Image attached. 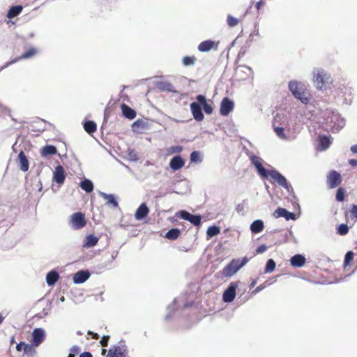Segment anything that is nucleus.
Returning a JSON list of instances; mask_svg holds the SVG:
<instances>
[{
	"label": "nucleus",
	"mask_w": 357,
	"mask_h": 357,
	"mask_svg": "<svg viewBox=\"0 0 357 357\" xmlns=\"http://www.w3.org/2000/svg\"><path fill=\"white\" fill-rule=\"evenodd\" d=\"M313 82L318 90L326 91L333 83V79L331 74L326 70L320 68H314L312 71Z\"/></svg>",
	"instance_id": "f03ea898"
},
{
	"label": "nucleus",
	"mask_w": 357,
	"mask_h": 357,
	"mask_svg": "<svg viewBox=\"0 0 357 357\" xmlns=\"http://www.w3.org/2000/svg\"><path fill=\"white\" fill-rule=\"evenodd\" d=\"M264 228V222L261 220H256L253 221L250 227V231L253 234H258L263 231Z\"/></svg>",
	"instance_id": "cd10ccee"
},
{
	"label": "nucleus",
	"mask_w": 357,
	"mask_h": 357,
	"mask_svg": "<svg viewBox=\"0 0 357 357\" xmlns=\"http://www.w3.org/2000/svg\"><path fill=\"white\" fill-rule=\"evenodd\" d=\"M331 141L329 136L322 135L319 136V149L326 151L331 145Z\"/></svg>",
	"instance_id": "393cba45"
},
{
	"label": "nucleus",
	"mask_w": 357,
	"mask_h": 357,
	"mask_svg": "<svg viewBox=\"0 0 357 357\" xmlns=\"http://www.w3.org/2000/svg\"><path fill=\"white\" fill-rule=\"evenodd\" d=\"M190 160L192 163H201L203 160L201 153L199 151H194L190 155Z\"/></svg>",
	"instance_id": "c9c22d12"
},
{
	"label": "nucleus",
	"mask_w": 357,
	"mask_h": 357,
	"mask_svg": "<svg viewBox=\"0 0 357 357\" xmlns=\"http://www.w3.org/2000/svg\"><path fill=\"white\" fill-rule=\"evenodd\" d=\"M88 333L91 335V337L94 340H98L99 338V335L96 333L89 331Z\"/></svg>",
	"instance_id": "13d9d810"
},
{
	"label": "nucleus",
	"mask_w": 357,
	"mask_h": 357,
	"mask_svg": "<svg viewBox=\"0 0 357 357\" xmlns=\"http://www.w3.org/2000/svg\"><path fill=\"white\" fill-rule=\"evenodd\" d=\"M327 129L333 132L340 130L345 126V121L335 110H326L324 114Z\"/></svg>",
	"instance_id": "7ed1b4c3"
},
{
	"label": "nucleus",
	"mask_w": 357,
	"mask_h": 357,
	"mask_svg": "<svg viewBox=\"0 0 357 357\" xmlns=\"http://www.w3.org/2000/svg\"><path fill=\"white\" fill-rule=\"evenodd\" d=\"M86 224L85 215L82 212L74 213L70 216V227L75 230L82 229Z\"/></svg>",
	"instance_id": "423d86ee"
},
{
	"label": "nucleus",
	"mask_w": 357,
	"mask_h": 357,
	"mask_svg": "<svg viewBox=\"0 0 357 357\" xmlns=\"http://www.w3.org/2000/svg\"><path fill=\"white\" fill-rule=\"evenodd\" d=\"M177 215L180 218L187 220V221H189L192 213H189L187 211L181 210L178 212Z\"/></svg>",
	"instance_id": "49530a36"
},
{
	"label": "nucleus",
	"mask_w": 357,
	"mask_h": 357,
	"mask_svg": "<svg viewBox=\"0 0 357 357\" xmlns=\"http://www.w3.org/2000/svg\"><path fill=\"white\" fill-rule=\"evenodd\" d=\"M263 1L262 0H259L257 2H256L255 3V8L257 9V10H259L261 7V6L263 5Z\"/></svg>",
	"instance_id": "680f3d73"
},
{
	"label": "nucleus",
	"mask_w": 357,
	"mask_h": 357,
	"mask_svg": "<svg viewBox=\"0 0 357 357\" xmlns=\"http://www.w3.org/2000/svg\"><path fill=\"white\" fill-rule=\"evenodd\" d=\"M351 151L354 153H357V144H355V145L351 146Z\"/></svg>",
	"instance_id": "0e129e2a"
},
{
	"label": "nucleus",
	"mask_w": 357,
	"mask_h": 357,
	"mask_svg": "<svg viewBox=\"0 0 357 357\" xmlns=\"http://www.w3.org/2000/svg\"><path fill=\"white\" fill-rule=\"evenodd\" d=\"M41 155L44 158L56 155L57 153V149L56 146L53 145H46L41 149Z\"/></svg>",
	"instance_id": "c85d7f7f"
},
{
	"label": "nucleus",
	"mask_w": 357,
	"mask_h": 357,
	"mask_svg": "<svg viewBox=\"0 0 357 357\" xmlns=\"http://www.w3.org/2000/svg\"><path fill=\"white\" fill-rule=\"evenodd\" d=\"M81 188L84 190L86 193H90L93 190V182L88 179V178H84L79 184Z\"/></svg>",
	"instance_id": "2f4dec72"
},
{
	"label": "nucleus",
	"mask_w": 357,
	"mask_h": 357,
	"mask_svg": "<svg viewBox=\"0 0 357 357\" xmlns=\"http://www.w3.org/2000/svg\"><path fill=\"white\" fill-rule=\"evenodd\" d=\"M122 114L123 116L128 119L132 120L136 117L137 113L135 109L126 104H122L121 106Z\"/></svg>",
	"instance_id": "b1692460"
},
{
	"label": "nucleus",
	"mask_w": 357,
	"mask_h": 357,
	"mask_svg": "<svg viewBox=\"0 0 357 357\" xmlns=\"http://www.w3.org/2000/svg\"><path fill=\"white\" fill-rule=\"evenodd\" d=\"M335 199L337 202H342L345 199V190L342 188H339L337 190Z\"/></svg>",
	"instance_id": "ea45409f"
},
{
	"label": "nucleus",
	"mask_w": 357,
	"mask_h": 357,
	"mask_svg": "<svg viewBox=\"0 0 357 357\" xmlns=\"http://www.w3.org/2000/svg\"><path fill=\"white\" fill-rule=\"evenodd\" d=\"M288 87L296 99L300 100L304 105H307L310 102V93L305 84L291 80L289 82Z\"/></svg>",
	"instance_id": "20e7f679"
},
{
	"label": "nucleus",
	"mask_w": 357,
	"mask_h": 357,
	"mask_svg": "<svg viewBox=\"0 0 357 357\" xmlns=\"http://www.w3.org/2000/svg\"><path fill=\"white\" fill-rule=\"evenodd\" d=\"M145 124L146 123L143 120L137 119L132 123V128L134 131H136L139 128H144Z\"/></svg>",
	"instance_id": "c03bdc74"
},
{
	"label": "nucleus",
	"mask_w": 357,
	"mask_h": 357,
	"mask_svg": "<svg viewBox=\"0 0 357 357\" xmlns=\"http://www.w3.org/2000/svg\"><path fill=\"white\" fill-rule=\"evenodd\" d=\"M157 88L161 91H167L176 93L177 91L174 89L173 85L167 81H161L156 83Z\"/></svg>",
	"instance_id": "5701e85b"
},
{
	"label": "nucleus",
	"mask_w": 357,
	"mask_h": 357,
	"mask_svg": "<svg viewBox=\"0 0 357 357\" xmlns=\"http://www.w3.org/2000/svg\"><path fill=\"white\" fill-rule=\"evenodd\" d=\"M33 347H35V346L33 345V344H29L25 343L24 349H23L24 354H26V355L33 354L35 352V349H34Z\"/></svg>",
	"instance_id": "09e8293b"
},
{
	"label": "nucleus",
	"mask_w": 357,
	"mask_h": 357,
	"mask_svg": "<svg viewBox=\"0 0 357 357\" xmlns=\"http://www.w3.org/2000/svg\"><path fill=\"white\" fill-rule=\"evenodd\" d=\"M237 287L238 284L236 282H232L229 284L222 294V301L225 303H229L234 300Z\"/></svg>",
	"instance_id": "0eeeda50"
},
{
	"label": "nucleus",
	"mask_w": 357,
	"mask_h": 357,
	"mask_svg": "<svg viewBox=\"0 0 357 357\" xmlns=\"http://www.w3.org/2000/svg\"><path fill=\"white\" fill-rule=\"evenodd\" d=\"M45 338V331L42 328H36L31 333V343L35 347L40 345Z\"/></svg>",
	"instance_id": "1a4fd4ad"
},
{
	"label": "nucleus",
	"mask_w": 357,
	"mask_h": 357,
	"mask_svg": "<svg viewBox=\"0 0 357 357\" xmlns=\"http://www.w3.org/2000/svg\"><path fill=\"white\" fill-rule=\"evenodd\" d=\"M90 275V272L88 270H80L73 275V282L82 284L89 278Z\"/></svg>",
	"instance_id": "f3484780"
},
{
	"label": "nucleus",
	"mask_w": 357,
	"mask_h": 357,
	"mask_svg": "<svg viewBox=\"0 0 357 357\" xmlns=\"http://www.w3.org/2000/svg\"><path fill=\"white\" fill-rule=\"evenodd\" d=\"M268 285L267 282H265L264 283L260 284L259 286H258L254 291H253V293H258L259 291H261V290H263L265 287H266Z\"/></svg>",
	"instance_id": "6e6d98bb"
},
{
	"label": "nucleus",
	"mask_w": 357,
	"mask_h": 357,
	"mask_svg": "<svg viewBox=\"0 0 357 357\" xmlns=\"http://www.w3.org/2000/svg\"><path fill=\"white\" fill-rule=\"evenodd\" d=\"M190 109L195 121L200 122L204 120V115L202 112V107L199 101L196 100V101L191 102L190 105Z\"/></svg>",
	"instance_id": "6e6552de"
},
{
	"label": "nucleus",
	"mask_w": 357,
	"mask_h": 357,
	"mask_svg": "<svg viewBox=\"0 0 357 357\" xmlns=\"http://www.w3.org/2000/svg\"><path fill=\"white\" fill-rule=\"evenodd\" d=\"M109 339V335H104V336L102 337L100 342V344H102V347H107V346Z\"/></svg>",
	"instance_id": "5fc2aeb1"
},
{
	"label": "nucleus",
	"mask_w": 357,
	"mask_h": 357,
	"mask_svg": "<svg viewBox=\"0 0 357 357\" xmlns=\"http://www.w3.org/2000/svg\"><path fill=\"white\" fill-rule=\"evenodd\" d=\"M227 22L229 26L234 27L238 24L239 20L237 18L233 17L232 15H228Z\"/></svg>",
	"instance_id": "37998d69"
},
{
	"label": "nucleus",
	"mask_w": 357,
	"mask_h": 357,
	"mask_svg": "<svg viewBox=\"0 0 357 357\" xmlns=\"http://www.w3.org/2000/svg\"><path fill=\"white\" fill-rule=\"evenodd\" d=\"M176 298H174L172 302V307L171 305H168L167 308V310L169 312L173 310L172 309L174 308V306L176 305ZM170 317H171L170 312H168V314L165 316V319L167 321L170 319Z\"/></svg>",
	"instance_id": "3c124183"
},
{
	"label": "nucleus",
	"mask_w": 357,
	"mask_h": 357,
	"mask_svg": "<svg viewBox=\"0 0 357 357\" xmlns=\"http://www.w3.org/2000/svg\"><path fill=\"white\" fill-rule=\"evenodd\" d=\"M59 279V275L57 271L52 270L46 275V282L48 286H53Z\"/></svg>",
	"instance_id": "a878e982"
},
{
	"label": "nucleus",
	"mask_w": 357,
	"mask_h": 357,
	"mask_svg": "<svg viewBox=\"0 0 357 357\" xmlns=\"http://www.w3.org/2000/svg\"><path fill=\"white\" fill-rule=\"evenodd\" d=\"M185 165V160L180 155H174L169 161V167L173 171H178Z\"/></svg>",
	"instance_id": "a211bd4d"
},
{
	"label": "nucleus",
	"mask_w": 357,
	"mask_h": 357,
	"mask_svg": "<svg viewBox=\"0 0 357 357\" xmlns=\"http://www.w3.org/2000/svg\"><path fill=\"white\" fill-rule=\"evenodd\" d=\"M349 164L352 167H357V160L356 159H349Z\"/></svg>",
	"instance_id": "052dcab7"
},
{
	"label": "nucleus",
	"mask_w": 357,
	"mask_h": 357,
	"mask_svg": "<svg viewBox=\"0 0 357 357\" xmlns=\"http://www.w3.org/2000/svg\"><path fill=\"white\" fill-rule=\"evenodd\" d=\"M126 345H114L109 348L105 357H126Z\"/></svg>",
	"instance_id": "9d476101"
},
{
	"label": "nucleus",
	"mask_w": 357,
	"mask_h": 357,
	"mask_svg": "<svg viewBox=\"0 0 357 357\" xmlns=\"http://www.w3.org/2000/svg\"><path fill=\"white\" fill-rule=\"evenodd\" d=\"M188 222L195 226H199L202 223V216L199 214H192Z\"/></svg>",
	"instance_id": "4c0bfd02"
},
{
	"label": "nucleus",
	"mask_w": 357,
	"mask_h": 357,
	"mask_svg": "<svg viewBox=\"0 0 357 357\" xmlns=\"http://www.w3.org/2000/svg\"><path fill=\"white\" fill-rule=\"evenodd\" d=\"M79 357H93V356L89 351H84Z\"/></svg>",
	"instance_id": "bf43d9fd"
},
{
	"label": "nucleus",
	"mask_w": 357,
	"mask_h": 357,
	"mask_svg": "<svg viewBox=\"0 0 357 357\" xmlns=\"http://www.w3.org/2000/svg\"><path fill=\"white\" fill-rule=\"evenodd\" d=\"M149 213V209L145 203H142L136 210L135 218L137 220H142L145 218Z\"/></svg>",
	"instance_id": "4be33fe9"
},
{
	"label": "nucleus",
	"mask_w": 357,
	"mask_h": 357,
	"mask_svg": "<svg viewBox=\"0 0 357 357\" xmlns=\"http://www.w3.org/2000/svg\"><path fill=\"white\" fill-rule=\"evenodd\" d=\"M59 301L61 302H64L65 301V297L64 296H61L60 298H59Z\"/></svg>",
	"instance_id": "774afa93"
},
{
	"label": "nucleus",
	"mask_w": 357,
	"mask_h": 357,
	"mask_svg": "<svg viewBox=\"0 0 357 357\" xmlns=\"http://www.w3.org/2000/svg\"><path fill=\"white\" fill-rule=\"evenodd\" d=\"M98 238L93 234H89L86 236L84 247L85 248H93L98 244Z\"/></svg>",
	"instance_id": "c756f323"
},
{
	"label": "nucleus",
	"mask_w": 357,
	"mask_h": 357,
	"mask_svg": "<svg viewBox=\"0 0 357 357\" xmlns=\"http://www.w3.org/2000/svg\"><path fill=\"white\" fill-rule=\"evenodd\" d=\"M24 344H25V342H19L16 345V350L17 351H21L22 349H24Z\"/></svg>",
	"instance_id": "4d7b16f0"
},
{
	"label": "nucleus",
	"mask_w": 357,
	"mask_h": 357,
	"mask_svg": "<svg viewBox=\"0 0 357 357\" xmlns=\"http://www.w3.org/2000/svg\"><path fill=\"white\" fill-rule=\"evenodd\" d=\"M354 252L352 251H348L345 254L344 259V266L346 267L349 266L351 261L354 259Z\"/></svg>",
	"instance_id": "79ce46f5"
},
{
	"label": "nucleus",
	"mask_w": 357,
	"mask_h": 357,
	"mask_svg": "<svg viewBox=\"0 0 357 357\" xmlns=\"http://www.w3.org/2000/svg\"><path fill=\"white\" fill-rule=\"evenodd\" d=\"M83 127L84 130L89 134H92L97 130L96 123L93 121H85L83 123Z\"/></svg>",
	"instance_id": "473e14b6"
},
{
	"label": "nucleus",
	"mask_w": 357,
	"mask_h": 357,
	"mask_svg": "<svg viewBox=\"0 0 357 357\" xmlns=\"http://www.w3.org/2000/svg\"><path fill=\"white\" fill-rule=\"evenodd\" d=\"M99 195L106 200V204L113 208H117L119 206V202L116 197L113 194H107L103 192H99Z\"/></svg>",
	"instance_id": "aec40b11"
},
{
	"label": "nucleus",
	"mask_w": 357,
	"mask_h": 357,
	"mask_svg": "<svg viewBox=\"0 0 357 357\" xmlns=\"http://www.w3.org/2000/svg\"><path fill=\"white\" fill-rule=\"evenodd\" d=\"M183 151V146L180 145L173 146L168 149L169 154L180 153Z\"/></svg>",
	"instance_id": "de8ad7c7"
},
{
	"label": "nucleus",
	"mask_w": 357,
	"mask_h": 357,
	"mask_svg": "<svg viewBox=\"0 0 357 357\" xmlns=\"http://www.w3.org/2000/svg\"><path fill=\"white\" fill-rule=\"evenodd\" d=\"M349 227L347 224L342 223L338 225L337 228V233L339 235L344 236L346 235L349 232Z\"/></svg>",
	"instance_id": "58836bf2"
},
{
	"label": "nucleus",
	"mask_w": 357,
	"mask_h": 357,
	"mask_svg": "<svg viewBox=\"0 0 357 357\" xmlns=\"http://www.w3.org/2000/svg\"><path fill=\"white\" fill-rule=\"evenodd\" d=\"M215 45V41L212 40H206L200 43L198 45V50L201 52H207L213 49Z\"/></svg>",
	"instance_id": "bb28decb"
},
{
	"label": "nucleus",
	"mask_w": 357,
	"mask_h": 357,
	"mask_svg": "<svg viewBox=\"0 0 357 357\" xmlns=\"http://www.w3.org/2000/svg\"><path fill=\"white\" fill-rule=\"evenodd\" d=\"M248 261V259L247 257H243L242 259H232L222 271V275L227 278L233 276L238 271L244 266Z\"/></svg>",
	"instance_id": "39448f33"
},
{
	"label": "nucleus",
	"mask_w": 357,
	"mask_h": 357,
	"mask_svg": "<svg viewBox=\"0 0 357 357\" xmlns=\"http://www.w3.org/2000/svg\"><path fill=\"white\" fill-rule=\"evenodd\" d=\"M17 163L18 164L20 169L22 172H26L29 170V162L28 158L26 157L23 151H21L19 153L17 158Z\"/></svg>",
	"instance_id": "dca6fc26"
},
{
	"label": "nucleus",
	"mask_w": 357,
	"mask_h": 357,
	"mask_svg": "<svg viewBox=\"0 0 357 357\" xmlns=\"http://www.w3.org/2000/svg\"><path fill=\"white\" fill-rule=\"evenodd\" d=\"M273 216L275 218H284L286 220H296V215L293 213L287 211L284 208L278 207L275 210L273 213Z\"/></svg>",
	"instance_id": "f8f14e48"
},
{
	"label": "nucleus",
	"mask_w": 357,
	"mask_h": 357,
	"mask_svg": "<svg viewBox=\"0 0 357 357\" xmlns=\"http://www.w3.org/2000/svg\"><path fill=\"white\" fill-rule=\"evenodd\" d=\"M196 100L200 102L202 111L204 110L206 114H211L213 113V108L211 105L208 103L205 96L199 94L196 96Z\"/></svg>",
	"instance_id": "6ab92c4d"
},
{
	"label": "nucleus",
	"mask_w": 357,
	"mask_h": 357,
	"mask_svg": "<svg viewBox=\"0 0 357 357\" xmlns=\"http://www.w3.org/2000/svg\"><path fill=\"white\" fill-rule=\"evenodd\" d=\"M36 54V50L34 47L30 48L29 50L24 52L20 57L14 59L7 63H6L1 68L0 71L8 68L11 64L15 63L20 59H26L33 56Z\"/></svg>",
	"instance_id": "4468645a"
},
{
	"label": "nucleus",
	"mask_w": 357,
	"mask_h": 357,
	"mask_svg": "<svg viewBox=\"0 0 357 357\" xmlns=\"http://www.w3.org/2000/svg\"><path fill=\"white\" fill-rule=\"evenodd\" d=\"M234 103L228 97H225L220 103V113L223 116H227L234 109Z\"/></svg>",
	"instance_id": "9b49d317"
},
{
	"label": "nucleus",
	"mask_w": 357,
	"mask_h": 357,
	"mask_svg": "<svg viewBox=\"0 0 357 357\" xmlns=\"http://www.w3.org/2000/svg\"><path fill=\"white\" fill-rule=\"evenodd\" d=\"M196 59L194 56H184L182 60V63L184 66H192L195 64Z\"/></svg>",
	"instance_id": "a18cd8bd"
},
{
	"label": "nucleus",
	"mask_w": 357,
	"mask_h": 357,
	"mask_svg": "<svg viewBox=\"0 0 357 357\" xmlns=\"http://www.w3.org/2000/svg\"><path fill=\"white\" fill-rule=\"evenodd\" d=\"M181 234V231L178 228L170 229L165 235V238L169 240L177 239Z\"/></svg>",
	"instance_id": "72a5a7b5"
},
{
	"label": "nucleus",
	"mask_w": 357,
	"mask_h": 357,
	"mask_svg": "<svg viewBox=\"0 0 357 357\" xmlns=\"http://www.w3.org/2000/svg\"><path fill=\"white\" fill-rule=\"evenodd\" d=\"M66 174L65 173L63 167L59 165L55 167L53 174V180L59 185L64 183Z\"/></svg>",
	"instance_id": "2eb2a0df"
},
{
	"label": "nucleus",
	"mask_w": 357,
	"mask_h": 357,
	"mask_svg": "<svg viewBox=\"0 0 357 357\" xmlns=\"http://www.w3.org/2000/svg\"><path fill=\"white\" fill-rule=\"evenodd\" d=\"M350 213L352 218L357 220V205L352 204L351 208L350 209Z\"/></svg>",
	"instance_id": "603ef678"
},
{
	"label": "nucleus",
	"mask_w": 357,
	"mask_h": 357,
	"mask_svg": "<svg viewBox=\"0 0 357 357\" xmlns=\"http://www.w3.org/2000/svg\"><path fill=\"white\" fill-rule=\"evenodd\" d=\"M23 9L22 6L16 5L12 6L8 11L7 17L12 19L18 16Z\"/></svg>",
	"instance_id": "7c9ffc66"
},
{
	"label": "nucleus",
	"mask_w": 357,
	"mask_h": 357,
	"mask_svg": "<svg viewBox=\"0 0 357 357\" xmlns=\"http://www.w3.org/2000/svg\"><path fill=\"white\" fill-rule=\"evenodd\" d=\"M220 233V228L216 225L210 226L207 231L206 235L208 238H211L213 236L218 235Z\"/></svg>",
	"instance_id": "f704fd0d"
},
{
	"label": "nucleus",
	"mask_w": 357,
	"mask_h": 357,
	"mask_svg": "<svg viewBox=\"0 0 357 357\" xmlns=\"http://www.w3.org/2000/svg\"><path fill=\"white\" fill-rule=\"evenodd\" d=\"M342 182V177L339 172L335 170L330 172L327 176V183L330 188H335Z\"/></svg>",
	"instance_id": "ddd939ff"
},
{
	"label": "nucleus",
	"mask_w": 357,
	"mask_h": 357,
	"mask_svg": "<svg viewBox=\"0 0 357 357\" xmlns=\"http://www.w3.org/2000/svg\"><path fill=\"white\" fill-rule=\"evenodd\" d=\"M130 157L132 160H137V158L136 156V154L134 153V151H130L129 153Z\"/></svg>",
	"instance_id": "e2e57ef3"
},
{
	"label": "nucleus",
	"mask_w": 357,
	"mask_h": 357,
	"mask_svg": "<svg viewBox=\"0 0 357 357\" xmlns=\"http://www.w3.org/2000/svg\"><path fill=\"white\" fill-rule=\"evenodd\" d=\"M252 165L256 169L259 176L263 178H267L270 176L277 183L287 190L288 192L293 191V188L290 183H288L286 178L280 174L275 169H272L268 171L262 165V159L255 155L253 153L248 154Z\"/></svg>",
	"instance_id": "f257e3e1"
},
{
	"label": "nucleus",
	"mask_w": 357,
	"mask_h": 357,
	"mask_svg": "<svg viewBox=\"0 0 357 357\" xmlns=\"http://www.w3.org/2000/svg\"><path fill=\"white\" fill-rule=\"evenodd\" d=\"M267 249H268V247L265 244H262L257 248L256 252H257V254H261V253H264L265 251H266Z\"/></svg>",
	"instance_id": "864d4df0"
},
{
	"label": "nucleus",
	"mask_w": 357,
	"mask_h": 357,
	"mask_svg": "<svg viewBox=\"0 0 357 357\" xmlns=\"http://www.w3.org/2000/svg\"><path fill=\"white\" fill-rule=\"evenodd\" d=\"M4 320V317H3V315L0 313V325L2 324V322Z\"/></svg>",
	"instance_id": "69168bd1"
},
{
	"label": "nucleus",
	"mask_w": 357,
	"mask_h": 357,
	"mask_svg": "<svg viewBox=\"0 0 357 357\" xmlns=\"http://www.w3.org/2000/svg\"><path fill=\"white\" fill-rule=\"evenodd\" d=\"M256 282H257V281H256V280L252 281V283H251V284H250V287H253L256 284Z\"/></svg>",
	"instance_id": "338daca9"
},
{
	"label": "nucleus",
	"mask_w": 357,
	"mask_h": 357,
	"mask_svg": "<svg viewBox=\"0 0 357 357\" xmlns=\"http://www.w3.org/2000/svg\"><path fill=\"white\" fill-rule=\"evenodd\" d=\"M276 266V264L273 259H269L266 261L264 273H268L273 272Z\"/></svg>",
	"instance_id": "e433bc0d"
},
{
	"label": "nucleus",
	"mask_w": 357,
	"mask_h": 357,
	"mask_svg": "<svg viewBox=\"0 0 357 357\" xmlns=\"http://www.w3.org/2000/svg\"><path fill=\"white\" fill-rule=\"evenodd\" d=\"M275 134L282 139H287V137L284 133V129L282 127L274 126Z\"/></svg>",
	"instance_id": "a19ab883"
},
{
	"label": "nucleus",
	"mask_w": 357,
	"mask_h": 357,
	"mask_svg": "<svg viewBox=\"0 0 357 357\" xmlns=\"http://www.w3.org/2000/svg\"><path fill=\"white\" fill-rule=\"evenodd\" d=\"M306 258L301 254H296L290 259V264L294 267L301 268L305 265Z\"/></svg>",
	"instance_id": "412c9836"
},
{
	"label": "nucleus",
	"mask_w": 357,
	"mask_h": 357,
	"mask_svg": "<svg viewBox=\"0 0 357 357\" xmlns=\"http://www.w3.org/2000/svg\"><path fill=\"white\" fill-rule=\"evenodd\" d=\"M80 351V348L77 346H73L70 349L68 357H76V355Z\"/></svg>",
	"instance_id": "8fccbe9b"
}]
</instances>
